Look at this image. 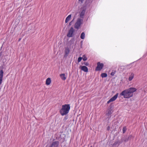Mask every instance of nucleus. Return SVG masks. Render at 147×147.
Wrapping results in <instances>:
<instances>
[{
  "label": "nucleus",
  "mask_w": 147,
  "mask_h": 147,
  "mask_svg": "<svg viewBox=\"0 0 147 147\" xmlns=\"http://www.w3.org/2000/svg\"><path fill=\"white\" fill-rule=\"evenodd\" d=\"M136 90V88L130 87L122 91L120 95L121 96H123L125 98H129L133 96L134 92Z\"/></svg>",
  "instance_id": "obj_1"
},
{
  "label": "nucleus",
  "mask_w": 147,
  "mask_h": 147,
  "mask_svg": "<svg viewBox=\"0 0 147 147\" xmlns=\"http://www.w3.org/2000/svg\"><path fill=\"white\" fill-rule=\"evenodd\" d=\"M70 107L69 104H65L62 105V108L60 110L59 112L62 116L66 115L69 113Z\"/></svg>",
  "instance_id": "obj_2"
},
{
  "label": "nucleus",
  "mask_w": 147,
  "mask_h": 147,
  "mask_svg": "<svg viewBox=\"0 0 147 147\" xmlns=\"http://www.w3.org/2000/svg\"><path fill=\"white\" fill-rule=\"evenodd\" d=\"M83 23V19L80 18H78L76 22L75 23L74 28L77 29H78L81 25Z\"/></svg>",
  "instance_id": "obj_3"
},
{
  "label": "nucleus",
  "mask_w": 147,
  "mask_h": 147,
  "mask_svg": "<svg viewBox=\"0 0 147 147\" xmlns=\"http://www.w3.org/2000/svg\"><path fill=\"white\" fill-rule=\"evenodd\" d=\"M97 66L95 69L96 71H100L101 70L104 66V64L103 63H100L98 62L97 63Z\"/></svg>",
  "instance_id": "obj_4"
},
{
  "label": "nucleus",
  "mask_w": 147,
  "mask_h": 147,
  "mask_svg": "<svg viewBox=\"0 0 147 147\" xmlns=\"http://www.w3.org/2000/svg\"><path fill=\"white\" fill-rule=\"evenodd\" d=\"M74 29L72 27H71L70 29L69 30L68 33L67 34V36L68 37H71L73 36V33L74 31Z\"/></svg>",
  "instance_id": "obj_5"
},
{
  "label": "nucleus",
  "mask_w": 147,
  "mask_h": 147,
  "mask_svg": "<svg viewBox=\"0 0 147 147\" xmlns=\"http://www.w3.org/2000/svg\"><path fill=\"white\" fill-rule=\"evenodd\" d=\"M59 142L58 141H53L50 144L49 147H59Z\"/></svg>",
  "instance_id": "obj_6"
},
{
  "label": "nucleus",
  "mask_w": 147,
  "mask_h": 147,
  "mask_svg": "<svg viewBox=\"0 0 147 147\" xmlns=\"http://www.w3.org/2000/svg\"><path fill=\"white\" fill-rule=\"evenodd\" d=\"M122 140L119 141L118 140H115L114 143L112 144V147H116L119 146L122 142Z\"/></svg>",
  "instance_id": "obj_7"
},
{
  "label": "nucleus",
  "mask_w": 147,
  "mask_h": 147,
  "mask_svg": "<svg viewBox=\"0 0 147 147\" xmlns=\"http://www.w3.org/2000/svg\"><path fill=\"white\" fill-rule=\"evenodd\" d=\"M113 112V111L107 110V113L106 114V115L108 116L107 118L108 120H109L111 117V115Z\"/></svg>",
  "instance_id": "obj_8"
},
{
  "label": "nucleus",
  "mask_w": 147,
  "mask_h": 147,
  "mask_svg": "<svg viewBox=\"0 0 147 147\" xmlns=\"http://www.w3.org/2000/svg\"><path fill=\"white\" fill-rule=\"evenodd\" d=\"M80 68L81 69L85 72H88V67L86 66H81L80 65Z\"/></svg>",
  "instance_id": "obj_9"
},
{
  "label": "nucleus",
  "mask_w": 147,
  "mask_h": 147,
  "mask_svg": "<svg viewBox=\"0 0 147 147\" xmlns=\"http://www.w3.org/2000/svg\"><path fill=\"white\" fill-rule=\"evenodd\" d=\"M65 55H64V57H66L67 56L70 52V50L68 47H67L65 49Z\"/></svg>",
  "instance_id": "obj_10"
},
{
  "label": "nucleus",
  "mask_w": 147,
  "mask_h": 147,
  "mask_svg": "<svg viewBox=\"0 0 147 147\" xmlns=\"http://www.w3.org/2000/svg\"><path fill=\"white\" fill-rule=\"evenodd\" d=\"M3 71L2 69L0 71V85L2 82L3 77Z\"/></svg>",
  "instance_id": "obj_11"
},
{
  "label": "nucleus",
  "mask_w": 147,
  "mask_h": 147,
  "mask_svg": "<svg viewBox=\"0 0 147 147\" xmlns=\"http://www.w3.org/2000/svg\"><path fill=\"white\" fill-rule=\"evenodd\" d=\"M85 9H83L82 11L80 14V18H82V19H83L85 13Z\"/></svg>",
  "instance_id": "obj_12"
},
{
  "label": "nucleus",
  "mask_w": 147,
  "mask_h": 147,
  "mask_svg": "<svg viewBox=\"0 0 147 147\" xmlns=\"http://www.w3.org/2000/svg\"><path fill=\"white\" fill-rule=\"evenodd\" d=\"M118 93H117L115 94L114 96L111 98L110 99L112 101V102L115 101L117 98L118 95Z\"/></svg>",
  "instance_id": "obj_13"
},
{
  "label": "nucleus",
  "mask_w": 147,
  "mask_h": 147,
  "mask_svg": "<svg viewBox=\"0 0 147 147\" xmlns=\"http://www.w3.org/2000/svg\"><path fill=\"white\" fill-rule=\"evenodd\" d=\"M114 105L113 103H111L109 106L108 107L107 109L113 111V109L114 107Z\"/></svg>",
  "instance_id": "obj_14"
},
{
  "label": "nucleus",
  "mask_w": 147,
  "mask_h": 147,
  "mask_svg": "<svg viewBox=\"0 0 147 147\" xmlns=\"http://www.w3.org/2000/svg\"><path fill=\"white\" fill-rule=\"evenodd\" d=\"M129 140L127 136H125L121 139V140H122L123 142L124 141L125 142H127Z\"/></svg>",
  "instance_id": "obj_15"
},
{
  "label": "nucleus",
  "mask_w": 147,
  "mask_h": 147,
  "mask_svg": "<svg viewBox=\"0 0 147 147\" xmlns=\"http://www.w3.org/2000/svg\"><path fill=\"white\" fill-rule=\"evenodd\" d=\"M51 82V79L50 78H48L46 80V84L47 85H49Z\"/></svg>",
  "instance_id": "obj_16"
},
{
  "label": "nucleus",
  "mask_w": 147,
  "mask_h": 147,
  "mask_svg": "<svg viewBox=\"0 0 147 147\" xmlns=\"http://www.w3.org/2000/svg\"><path fill=\"white\" fill-rule=\"evenodd\" d=\"M60 76L61 79L63 80H65L66 79V78L65 77V75L64 74H60Z\"/></svg>",
  "instance_id": "obj_17"
},
{
  "label": "nucleus",
  "mask_w": 147,
  "mask_h": 147,
  "mask_svg": "<svg viewBox=\"0 0 147 147\" xmlns=\"http://www.w3.org/2000/svg\"><path fill=\"white\" fill-rule=\"evenodd\" d=\"M71 14H70L68 15V16L66 18L65 20V22L66 23H67L68 22V21L70 19L71 17Z\"/></svg>",
  "instance_id": "obj_18"
},
{
  "label": "nucleus",
  "mask_w": 147,
  "mask_h": 147,
  "mask_svg": "<svg viewBox=\"0 0 147 147\" xmlns=\"http://www.w3.org/2000/svg\"><path fill=\"white\" fill-rule=\"evenodd\" d=\"M134 74L133 73H131L129 78V81H131V80L134 78Z\"/></svg>",
  "instance_id": "obj_19"
},
{
  "label": "nucleus",
  "mask_w": 147,
  "mask_h": 147,
  "mask_svg": "<svg viewBox=\"0 0 147 147\" xmlns=\"http://www.w3.org/2000/svg\"><path fill=\"white\" fill-rule=\"evenodd\" d=\"M85 34L84 32H82L81 34L80 38L82 39H84L85 38Z\"/></svg>",
  "instance_id": "obj_20"
},
{
  "label": "nucleus",
  "mask_w": 147,
  "mask_h": 147,
  "mask_svg": "<svg viewBox=\"0 0 147 147\" xmlns=\"http://www.w3.org/2000/svg\"><path fill=\"white\" fill-rule=\"evenodd\" d=\"M101 77L102 78H105L107 77V74L106 73H102L101 75Z\"/></svg>",
  "instance_id": "obj_21"
},
{
  "label": "nucleus",
  "mask_w": 147,
  "mask_h": 147,
  "mask_svg": "<svg viewBox=\"0 0 147 147\" xmlns=\"http://www.w3.org/2000/svg\"><path fill=\"white\" fill-rule=\"evenodd\" d=\"M82 59L84 61H86L87 60V58L86 57L85 55H83L82 57Z\"/></svg>",
  "instance_id": "obj_22"
},
{
  "label": "nucleus",
  "mask_w": 147,
  "mask_h": 147,
  "mask_svg": "<svg viewBox=\"0 0 147 147\" xmlns=\"http://www.w3.org/2000/svg\"><path fill=\"white\" fill-rule=\"evenodd\" d=\"M82 65H86V66H88L89 65V63L88 62H82Z\"/></svg>",
  "instance_id": "obj_23"
},
{
  "label": "nucleus",
  "mask_w": 147,
  "mask_h": 147,
  "mask_svg": "<svg viewBox=\"0 0 147 147\" xmlns=\"http://www.w3.org/2000/svg\"><path fill=\"white\" fill-rule=\"evenodd\" d=\"M127 129L125 127H124L123 128V133H125Z\"/></svg>",
  "instance_id": "obj_24"
},
{
  "label": "nucleus",
  "mask_w": 147,
  "mask_h": 147,
  "mask_svg": "<svg viewBox=\"0 0 147 147\" xmlns=\"http://www.w3.org/2000/svg\"><path fill=\"white\" fill-rule=\"evenodd\" d=\"M2 51H0V60L3 57V55L2 54Z\"/></svg>",
  "instance_id": "obj_25"
},
{
  "label": "nucleus",
  "mask_w": 147,
  "mask_h": 147,
  "mask_svg": "<svg viewBox=\"0 0 147 147\" xmlns=\"http://www.w3.org/2000/svg\"><path fill=\"white\" fill-rule=\"evenodd\" d=\"M68 118V115H66L63 118V121H65L66 120H67Z\"/></svg>",
  "instance_id": "obj_26"
},
{
  "label": "nucleus",
  "mask_w": 147,
  "mask_h": 147,
  "mask_svg": "<svg viewBox=\"0 0 147 147\" xmlns=\"http://www.w3.org/2000/svg\"><path fill=\"white\" fill-rule=\"evenodd\" d=\"M3 64L1 65L0 67V68H1L2 69H3L4 68V67L5 66L4 65V63L5 62H4L3 61Z\"/></svg>",
  "instance_id": "obj_27"
},
{
  "label": "nucleus",
  "mask_w": 147,
  "mask_h": 147,
  "mask_svg": "<svg viewBox=\"0 0 147 147\" xmlns=\"http://www.w3.org/2000/svg\"><path fill=\"white\" fill-rule=\"evenodd\" d=\"M82 59V57H79L78 58V62H79L81 61Z\"/></svg>",
  "instance_id": "obj_28"
},
{
  "label": "nucleus",
  "mask_w": 147,
  "mask_h": 147,
  "mask_svg": "<svg viewBox=\"0 0 147 147\" xmlns=\"http://www.w3.org/2000/svg\"><path fill=\"white\" fill-rule=\"evenodd\" d=\"M116 73V71L115 70H113V71L111 73V75L112 76H113Z\"/></svg>",
  "instance_id": "obj_29"
},
{
  "label": "nucleus",
  "mask_w": 147,
  "mask_h": 147,
  "mask_svg": "<svg viewBox=\"0 0 147 147\" xmlns=\"http://www.w3.org/2000/svg\"><path fill=\"white\" fill-rule=\"evenodd\" d=\"M127 137L129 140L131 139V138H133V136L131 135H130L128 136H127Z\"/></svg>",
  "instance_id": "obj_30"
},
{
  "label": "nucleus",
  "mask_w": 147,
  "mask_h": 147,
  "mask_svg": "<svg viewBox=\"0 0 147 147\" xmlns=\"http://www.w3.org/2000/svg\"><path fill=\"white\" fill-rule=\"evenodd\" d=\"M74 38L71 39V40H70L69 42H71V43H73L74 42Z\"/></svg>",
  "instance_id": "obj_31"
},
{
  "label": "nucleus",
  "mask_w": 147,
  "mask_h": 147,
  "mask_svg": "<svg viewBox=\"0 0 147 147\" xmlns=\"http://www.w3.org/2000/svg\"><path fill=\"white\" fill-rule=\"evenodd\" d=\"M112 101L110 99L107 102V104H108L110 102H112Z\"/></svg>",
  "instance_id": "obj_32"
},
{
  "label": "nucleus",
  "mask_w": 147,
  "mask_h": 147,
  "mask_svg": "<svg viewBox=\"0 0 147 147\" xmlns=\"http://www.w3.org/2000/svg\"><path fill=\"white\" fill-rule=\"evenodd\" d=\"M74 19H73L69 23V25L70 26L72 24V22L73 21Z\"/></svg>",
  "instance_id": "obj_33"
},
{
  "label": "nucleus",
  "mask_w": 147,
  "mask_h": 147,
  "mask_svg": "<svg viewBox=\"0 0 147 147\" xmlns=\"http://www.w3.org/2000/svg\"><path fill=\"white\" fill-rule=\"evenodd\" d=\"M110 129V126H107V131H109V130Z\"/></svg>",
  "instance_id": "obj_34"
},
{
  "label": "nucleus",
  "mask_w": 147,
  "mask_h": 147,
  "mask_svg": "<svg viewBox=\"0 0 147 147\" xmlns=\"http://www.w3.org/2000/svg\"><path fill=\"white\" fill-rule=\"evenodd\" d=\"M2 47H3V45L1 47L0 49V51H1V50L2 49Z\"/></svg>",
  "instance_id": "obj_35"
},
{
  "label": "nucleus",
  "mask_w": 147,
  "mask_h": 147,
  "mask_svg": "<svg viewBox=\"0 0 147 147\" xmlns=\"http://www.w3.org/2000/svg\"><path fill=\"white\" fill-rule=\"evenodd\" d=\"M79 0V1H81V3H83V1H84V0H83L82 1H82H81V0Z\"/></svg>",
  "instance_id": "obj_36"
},
{
  "label": "nucleus",
  "mask_w": 147,
  "mask_h": 147,
  "mask_svg": "<svg viewBox=\"0 0 147 147\" xmlns=\"http://www.w3.org/2000/svg\"><path fill=\"white\" fill-rule=\"evenodd\" d=\"M82 42L83 41H82L81 42V46H82Z\"/></svg>",
  "instance_id": "obj_37"
},
{
  "label": "nucleus",
  "mask_w": 147,
  "mask_h": 147,
  "mask_svg": "<svg viewBox=\"0 0 147 147\" xmlns=\"http://www.w3.org/2000/svg\"><path fill=\"white\" fill-rule=\"evenodd\" d=\"M21 39V38H20V39H19V40L18 41H20Z\"/></svg>",
  "instance_id": "obj_38"
},
{
  "label": "nucleus",
  "mask_w": 147,
  "mask_h": 147,
  "mask_svg": "<svg viewBox=\"0 0 147 147\" xmlns=\"http://www.w3.org/2000/svg\"><path fill=\"white\" fill-rule=\"evenodd\" d=\"M90 147H92V146H90Z\"/></svg>",
  "instance_id": "obj_39"
},
{
  "label": "nucleus",
  "mask_w": 147,
  "mask_h": 147,
  "mask_svg": "<svg viewBox=\"0 0 147 147\" xmlns=\"http://www.w3.org/2000/svg\"><path fill=\"white\" fill-rule=\"evenodd\" d=\"M82 1H83V0H81L82 2Z\"/></svg>",
  "instance_id": "obj_40"
}]
</instances>
